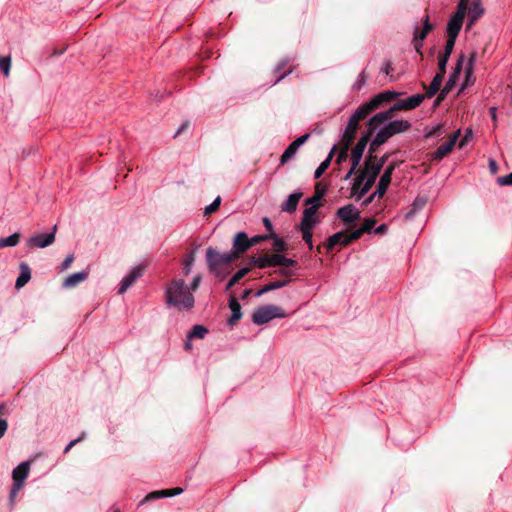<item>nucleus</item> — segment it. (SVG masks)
<instances>
[{"label":"nucleus","instance_id":"nucleus-22","mask_svg":"<svg viewBox=\"0 0 512 512\" xmlns=\"http://www.w3.org/2000/svg\"><path fill=\"white\" fill-rule=\"evenodd\" d=\"M346 239H347L346 231L342 230V231L336 232L328 238L327 242L325 243V248L328 251H332V250H334L336 245H339L340 247L348 246L349 243H344V240H346Z\"/></svg>","mask_w":512,"mask_h":512},{"label":"nucleus","instance_id":"nucleus-11","mask_svg":"<svg viewBox=\"0 0 512 512\" xmlns=\"http://www.w3.org/2000/svg\"><path fill=\"white\" fill-rule=\"evenodd\" d=\"M252 247L250 238L247 233L244 231H239L235 234L232 249L230 252L235 256V259L239 258L241 254L246 252L248 249Z\"/></svg>","mask_w":512,"mask_h":512},{"label":"nucleus","instance_id":"nucleus-34","mask_svg":"<svg viewBox=\"0 0 512 512\" xmlns=\"http://www.w3.org/2000/svg\"><path fill=\"white\" fill-rule=\"evenodd\" d=\"M195 250H191L185 256V259L182 264V272L184 275H189L192 272L194 262H195Z\"/></svg>","mask_w":512,"mask_h":512},{"label":"nucleus","instance_id":"nucleus-47","mask_svg":"<svg viewBox=\"0 0 512 512\" xmlns=\"http://www.w3.org/2000/svg\"><path fill=\"white\" fill-rule=\"evenodd\" d=\"M476 60H477V53L476 52H472L470 54V56H469L467 65H466V67L464 69L465 76H466L467 79L473 74V68H474V65L476 63Z\"/></svg>","mask_w":512,"mask_h":512},{"label":"nucleus","instance_id":"nucleus-40","mask_svg":"<svg viewBox=\"0 0 512 512\" xmlns=\"http://www.w3.org/2000/svg\"><path fill=\"white\" fill-rule=\"evenodd\" d=\"M20 241V234L13 233L8 237L0 239V249L5 247H15Z\"/></svg>","mask_w":512,"mask_h":512},{"label":"nucleus","instance_id":"nucleus-51","mask_svg":"<svg viewBox=\"0 0 512 512\" xmlns=\"http://www.w3.org/2000/svg\"><path fill=\"white\" fill-rule=\"evenodd\" d=\"M167 498L166 490L154 491L149 493L140 503L139 505L144 504L146 501L153 499Z\"/></svg>","mask_w":512,"mask_h":512},{"label":"nucleus","instance_id":"nucleus-53","mask_svg":"<svg viewBox=\"0 0 512 512\" xmlns=\"http://www.w3.org/2000/svg\"><path fill=\"white\" fill-rule=\"evenodd\" d=\"M375 224L376 220L374 218H369L364 221V223L360 226V229L363 231V233L371 234L373 233Z\"/></svg>","mask_w":512,"mask_h":512},{"label":"nucleus","instance_id":"nucleus-64","mask_svg":"<svg viewBox=\"0 0 512 512\" xmlns=\"http://www.w3.org/2000/svg\"><path fill=\"white\" fill-rule=\"evenodd\" d=\"M388 231V226L385 223L380 224L376 228H374L373 233L377 235H384Z\"/></svg>","mask_w":512,"mask_h":512},{"label":"nucleus","instance_id":"nucleus-2","mask_svg":"<svg viewBox=\"0 0 512 512\" xmlns=\"http://www.w3.org/2000/svg\"><path fill=\"white\" fill-rule=\"evenodd\" d=\"M376 156H367L363 170L355 177L352 192L356 195V200H360L374 185L377 177L375 172L370 170V160Z\"/></svg>","mask_w":512,"mask_h":512},{"label":"nucleus","instance_id":"nucleus-5","mask_svg":"<svg viewBox=\"0 0 512 512\" xmlns=\"http://www.w3.org/2000/svg\"><path fill=\"white\" fill-rule=\"evenodd\" d=\"M395 168L396 166L393 163L386 166L384 172L380 176L376 190L372 194H370L366 199H364V201L362 202V206L366 207L369 204H371L375 198H382L385 195L391 183L392 175Z\"/></svg>","mask_w":512,"mask_h":512},{"label":"nucleus","instance_id":"nucleus-24","mask_svg":"<svg viewBox=\"0 0 512 512\" xmlns=\"http://www.w3.org/2000/svg\"><path fill=\"white\" fill-rule=\"evenodd\" d=\"M302 195L303 194L300 191H295V192L291 193L288 196V198L286 199V201L282 204V206H281L282 211H285L288 213L295 212Z\"/></svg>","mask_w":512,"mask_h":512},{"label":"nucleus","instance_id":"nucleus-26","mask_svg":"<svg viewBox=\"0 0 512 512\" xmlns=\"http://www.w3.org/2000/svg\"><path fill=\"white\" fill-rule=\"evenodd\" d=\"M337 149V145L334 144L332 148L330 149L327 157L320 163V165L316 168L314 171V178L319 179L325 171L329 168L331 161L334 157L335 151Z\"/></svg>","mask_w":512,"mask_h":512},{"label":"nucleus","instance_id":"nucleus-48","mask_svg":"<svg viewBox=\"0 0 512 512\" xmlns=\"http://www.w3.org/2000/svg\"><path fill=\"white\" fill-rule=\"evenodd\" d=\"M449 56H445V55H442V54H439L438 56V70L439 72L436 74V75H442V77H444L445 73H446V66H447V63L449 61Z\"/></svg>","mask_w":512,"mask_h":512},{"label":"nucleus","instance_id":"nucleus-30","mask_svg":"<svg viewBox=\"0 0 512 512\" xmlns=\"http://www.w3.org/2000/svg\"><path fill=\"white\" fill-rule=\"evenodd\" d=\"M271 263H272V267H275V266H287V267H290V266L297 265V261L296 260H294L292 258H288L285 255L280 254V253H276V254H272L271 255Z\"/></svg>","mask_w":512,"mask_h":512},{"label":"nucleus","instance_id":"nucleus-18","mask_svg":"<svg viewBox=\"0 0 512 512\" xmlns=\"http://www.w3.org/2000/svg\"><path fill=\"white\" fill-rule=\"evenodd\" d=\"M358 123L359 122L352 120V118H349L341 138L342 144H345L346 147H350L355 139Z\"/></svg>","mask_w":512,"mask_h":512},{"label":"nucleus","instance_id":"nucleus-1","mask_svg":"<svg viewBox=\"0 0 512 512\" xmlns=\"http://www.w3.org/2000/svg\"><path fill=\"white\" fill-rule=\"evenodd\" d=\"M165 295L168 306L176 307L179 310H190L194 307V296L183 279L171 281L165 289Z\"/></svg>","mask_w":512,"mask_h":512},{"label":"nucleus","instance_id":"nucleus-25","mask_svg":"<svg viewBox=\"0 0 512 512\" xmlns=\"http://www.w3.org/2000/svg\"><path fill=\"white\" fill-rule=\"evenodd\" d=\"M464 60H465V57L463 54H461L458 57L455 67H454L452 73L449 75L448 80L445 83V86L453 89V87L455 86L456 82L458 81L459 75L462 71Z\"/></svg>","mask_w":512,"mask_h":512},{"label":"nucleus","instance_id":"nucleus-3","mask_svg":"<svg viewBox=\"0 0 512 512\" xmlns=\"http://www.w3.org/2000/svg\"><path fill=\"white\" fill-rule=\"evenodd\" d=\"M206 263L208 271L213 274L215 277H220V268L226 266L233 262L235 256L232 255L230 251L225 253H220L212 246H209L206 249Z\"/></svg>","mask_w":512,"mask_h":512},{"label":"nucleus","instance_id":"nucleus-15","mask_svg":"<svg viewBox=\"0 0 512 512\" xmlns=\"http://www.w3.org/2000/svg\"><path fill=\"white\" fill-rule=\"evenodd\" d=\"M460 135V129H458L457 131H455L451 136L450 138L448 139V141H446L444 144H442L441 146H439L432 154V160H441L443 159L447 154H449L457 140H458V137Z\"/></svg>","mask_w":512,"mask_h":512},{"label":"nucleus","instance_id":"nucleus-38","mask_svg":"<svg viewBox=\"0 0 512 512\" xmlns=\"http://www.w3.org/2000/svg\"><path fill=\"white\" fill-rule=\"evenodd\" d=\"M443 132H444L443 131V124H441V123L433 125L431 127L426 126L424 128V137L426 139L439 137L440 135L443 134Z\"/></svg>","mask_w":512,"mask_h":512},{"label":"nucleus","instance_id":"nucleus-37","mask_svg":"<svg viewBox=\"0 0 512 512\" xmlns=\"http://www.w3.org/2000/svg\"><path fill=\"white\" fill-rule=\"evenodd\" d=\"M269 239L273 240V248L277 252H284L287 250L286 241L279 237L275 232H271L268 234Z\"/></svg>","mask_w":512,"mask_h":512},{"label":"nucleus","instance_id":"nucleus-17","mask_svg":"<svg viewBox=\"0 0 512 512\" xmlns=\"http://www.w3.org/2000/svg\"><path fill=\"white\" fill-rule=\"evenodd\" d=\"M316 207H307L303 211L302 220L299 224V230H312L318 223L319 220L316 217Z\"/></svg>","mask_w":512,"mask_h":512},{"label":"nucleus","instance_id":"nucleus-49","mask_svg":"<svg viewBox=\"0 0 512 512\" xmlns=\"http://www.w3.org/2000/svg\"><path fill=\"white\" fill-rule=\"evenodd\" d=\"M11 68V58L9 56L0 57V70L5 76L9 75Z\"/></svg>","mask_w":512,"mask_h":512},{"label":"nucleus","instance_id":"nucleus-13","mask_svg":"<svg viewBox=\"0 0 512 512\" xmlns=\"http://www.w3.org/2000/svg\"><path fill=\"white\" fill-rule=\"evenodd\" d=\"M394 114V111L392 108H388L384 111L377 112L372 117L369 118L367 121V127L372 131L375 132L377 129H379L384 123L388 122L389 120H392V116Z\"/></svg>","mask_w":512,"mask_h":512},{"label":"nucleus","instance_id":"nucleus-9","mask_svg":"<svg viewBox=\"0 0 512 512\" xmlns=\"http://www.w3.org/2000/svg\"><path fill=\"white\" fill-rule=\"evenodd\" d=\"M336 217L339 218L345 226H350L360 220L361 214L353 204H347L336 211Z\"/></svg>","mask_w":512,"mask_h":512},{"label":"nucleus","instance_id":"nucleus-4","mask_svg":"<svg viewBox=\"0 0 512 512\" xmlns=\"http://www.w3.org/2000/svg\"><path fill=\"white\" fill-rule=\"evenodd\" d=\"M284 310L276 305L269 304L256 308L252 314V322L255 325H264L276 318H285Z\"/></svg>","mask_w":512,"mask_h":512},{"label":"nucleus","instance_id":"nucleus-60","mask_svg":"<svg viewBox=\"0 0 512 512\" xmlns=\"http://www.w3.org/2000/svg\"><path fill=\"white\" fill-rule=\"evenodd\" d=\"M73 260H74V255H73V254H69V255H68V256L63 260V262L61 263V265H60V267H59V270H60L61 272H63V271H65V270H67V269L70 267V265H71V263L73 262Z\"/></svg>","mask_w":512,"mask_h":512},{"label":"nucleus","instance_id":"nucleus-52","mask_svg":"<svg viewBox=\"0 0 512 512\" xmlns=\"http://www.w3.org/2000/svg\"><path fill=\"white\" fill-rule=\"evenodd\" d=\"M221 204V197L217 196L211 204L205 207L204 214L210 215L218 210L219 206Z\"/></svg>","mask_w":512,"mask_h":512},{"label":"nucleus","instance_id":"nucleus-61","mask_svg":"<svg viewBox=\"0 0 512 512\" xmlns=\"http://www.w3.org/2000/svg\"><path fill=\"white\" fill-rule=\"evenodd\" d=\"M266 240H269L268 234L255 235L250 238V242H251L252 246H254L260 242L266 241Z\"/></svg>","mask_w":512,"mask_h":512},{"label":"nucleus","instance_id":"nucleus-43","mask_svg":"<svg viewBox=\"0 0 512 512\" xmlns=\"http://www.w3.org/2000/svg\"><path fill=\"white\" fill-rule=\"evenodd\" d=\"M369 105L375 110L381 108L382 106H384V104L387 103V101L385 100V98L382 96L381 92L374 95L369 101H368Z\"/></svg>","mask_w":512,"mask_h":512},{"label":"nucleus","instance_id":"nucleus-8","mask_svg":"<svg viewBox=\"0 0 512 512\" xmlns=\"http://www.w3.org/2000/svg\"><path fill=\"white\" fill-rule=\"evenodd\" d=\"M368 127L365 132L362 133L361 137L358 139L356 145L353 147L351 151V162H354V165H360L364 151L367 147V144L373 135Z\"/></svg>","mask_w":512,"mask_h":512},{"label":"nucleus","instance_id":"nucleus-50","mask_svg":"<svg viewBox=\"0 0 512 512\" xmlns=\"http://www.w3.org/2000/svg\"><path fill=\"white\" fill-rule=\"evenodd\" d=\"M22 487H23V485H21V484L14 483V482L12 483V486H11V489L9 492V503H10L11 507L14 506L17 493L22 489Z\"/></svg>","mask_w":512,"mask_h":512},{"label":"nucleus","instance_id":"nucleus-28","mask_svg":"<svg viewBox=\"0 0 512 512\" xmlns=\"http://www.w3.org/2000/svg\"><path fill=\"white\" fill-rule=\"evenodd\" d=\"M290 280H277L274 282H270L263 287H261L255 294L256 297H260L264 295L265 293H268L273 290H277L280 288H283L289 284Z\"/></svg>","mask_w":512,"mask_h":512},{"label":"nucleus","instance_id":"nucleus-16","mask_svg":"<svg viewBox=\"0 0 512 512\" xmlns=\"http://www.w3.org/2000/svg\"><path fill=\"white\" fill-rule=\"evenodd\" d=\"M484 8L481 4V0H472L471 5L467 8L468 21L466 24V30H470L472 26L482 17L484 14Z\"/></svg>","mask_w":512,"mask_h":512},{"label":"nucleus","instance_id":"nucleus-39","mask_svg":"<svg viewBox=\"0 0 512 512\" xmlns=\"http://www.w3.org/2000/svg\"><path fill=\"white\" fill-rule=\"evenodd\" d=\"M424 99H425V96L420 93L414 94V95L406 98L405 102H406V106H407L408 110H412V109H415L418 106H420L421 103L424 101Z\"/></svg>","mask_w":512,"mask_h":512},{"label":"nucleus","instance_id":"nucleus-12","mask_svg":"<svg viewBox=\"0 0 512 512\" xmlns=\"http://www.w3.org/2000/svg\"><path fill=\"white\" fill-rule=\"evenodd\" d=\"M466 13L462 12V8L456 9V11L452 14L450 19L448 20L446 26L447 36L458 37L459 32L463 26L464 18Z\"/></svg>","mask_w":512,"mask_h":512},{"label":"nucleus","instance_id":"nucleus-21","mask_svg":"<svg viewBox=\"0 0 512 512\" xmlns=\"http://www.w3.org/2000/svg\"><path fill=\"white\" fill-rule=\"evenodd\" d=\"M89 276L88 270H82L79 272L72 273L69 275L62 284L63 288H73L76 287L79 283L85 281Z\"/></svg>","mask_w":512,"mask_h":512},{"label":"nucleus","instance_id":"nucleus-62","mask_svg":"<svg viewBox=\"0 0 512 512\" xmlns=\"http://www.w3.org/2000/svg\"><path fill=\"white\" fill-rule=\"evenodd\" d=\"M394 71L392 68V64L389 60H385L383 62V65L381 67V72L385 73L387 76L391 75V73Z\"/></svg>","mask_w":512,"mask_h":512},{"label":"nucleus","instance_id":"nucleus-54","mask_svg":"<svg viewBox=\"0 0 512 512\" xmlns=\"http://www.w3.org/2000/svg\"><path fill=\"white\" fill-rule=\"evenodd\" d=\"M302 232V238L304 242L307 244L309 250H313V239H312V230L304 229L300 230Z\"/></svg>","mask_w":512,"mask_h":512},{"label":"nucleus","instance_id":"nucleus-10","mask_svg":"<svg viewBox=\"0 0 512 512\" xmlns=\"http://www.w3.org/2000/svg\"><path fill=\"white\" fill-rule=\"evenodd\" d=\"M144 269L141 266L132 267L122 278L117 293L124 294L138 279L143 276Z\"/></svg>","mask_w":512,"mask_h":512},{"label":"nucleus","instance_id":"nucleus-33","mask_svg":"<svg viewBox=\"0 0 512 512\" xmlns=\"http://www.w3.org/2000/svg\"><path fill=\"white\" fill-rule=\"evenodd\" d=\"M250 272V268L242 267L240 268L227 282L225 291L231 290V288L238 283L243 277H245Z\"/></svg>","mask_w":512,"mask_h":512},{"label":"nucleus","instance_id":"nucleus-36","mask_svg":"<svg viewBox=\"0 0 512 512\" xmlns=\"http://www.w3.org/2000/svg\"><path fill=\"white\" fill-rule=\"evenodd\" d=\"M250 263L257 266L260 269L272 267L271 255L253 256L250 259Z\"/></svg>","mask_w":512,"mask_h":512},{"label":"nucleus","instance_id":"nucleus-46","mask_svg":"<svg viewBox=\"0 0 512 512\" xmlns=\"http://www.w3.org/2000/svg\"><path fill=\"white\" fill-rule=\"evenodd\" d=\"M456 40H457V37L447 36L444 50L442 52H440V54L450 57L453 52Z\"/></svg>","mask_w":512,"mask_h":512},{"label":"nucleus","instance_id":"nucleus-57","mask_svg":"<svg viewBox=\"0 0 512 512\" xmlns=\"http://www.w3.org/2000/svg\"><path fill=\"white\" fill-rule=\"evenodd\" d=\"M201 281H202V276L200 274L195 275L188 286L189 291L190 290L196 291L199 288Z\"/></svg>","mask_w":512,"mask_h":512},{"label":"nucleus","instance_id":"nucleus-31","mask_svg":"<svg viewBox=\"0 0 512 512\" xmlns=\"http://www.w3.org/2000/svg\"><path fill=\"white\" fill-rule=\"evenodd\" d=\"M426 204V199L424 197H416L411 204L410 210L406 212L405 219L411 220L414 216L421 211Z\"/></svg>","mask_w":512,"mask_h":512},{"label":"nucleus","instance_id":"nucleus-58","mask_svg":"<svg viewBox=\"0 0 512 512\" xmlns=\"http://www.w3.org/2000/svg\"><path fill=\"white\" fill-rule=\"evenodd\" d=\"M497 183L500 186H511L512 185V172L505 176L499 177L497 179Z\"/></svg>","mask_w":512,"mask_h":512},{"label":"nucleus","instance_id":"nucleus-45","mask_svg":"<svg viewBox=\"0 0 512 512\" xmlns=\"http://www.w3.org/2000/svg\"><path fill=\"white\" fill-rule=\"evenodd\" d=\"M323 197V192L317 191L312 197L307 198L305 200L306 205H310L309 207H316V211L321 206V199Z\"/></svg>","mask_w":512,"mask_h":512},{"label":"nucleus","instance_id":"nucleus-32","mask_svg":"<svg viewBox=\"0 0 512 512\" xmlns=\"http://www.w3.org/2000/svg\"><path fill=\"white\" fill-rule=\"evenodd\" d=\"M208 332H209V330L204 325L196 324L192 327V329L187 334V338H189V340H192L195 338L196 339H204L205 336L208 334Z\"/></svg>","mask_w":512,"mask_h":512},{"label":"nucleus","instance_id":"nucleus-6","mask_svg":"<svg viewBox=\"0 0 512 512\" xmlns=\"http://www.w3.org/2000/svg\"><path fill=\"white\" fill-rule=\"evenodd\" d=\"M411 126L412 124L409 120L394 119L384 123V125H382L376 131H378L383 139L387 142L391 137L408 131Z\"/></svg>","mask_w":512,"mask_h":512},{"label":"nucleus","instance_id":"nucleus-56","mask_svg":"<svg viewBox=\"0 0 512 512\" xmlns=\"http://www.w3.org/2000/svg\"><path fill=\"white\" fill-rule=\"evenodd\" d=\"M363 231L359 228L355 229L354 231H352L350 234H347V239L344 240V243H352L353 241H356L358 240L362 235H363Z\"/></svg>","mask_w":512,"mask_h":512},{"label":"nucleus","instance_id":"nucleus-27","mask_svg":"<svg viewBox=\"0 0 512 512\" xmlns=\"http://www.w3.org/2000/svg\"><path fill=\"white\" fill-rule=\"evenodd\" d=\"M291 61L290 58L282 59L278 62V64L275 66L274 74L276 76L275 81L272 85H276L278 82H280L282 79H284L286 76L290 75L292 73V69H288L286 71H283V69L286 67V65Z\"/></svg>","mask_w":512,"mask_h":512},{"label":"nucleus","instance_id":"nucleus-20","mask_svg":"<svg viewBox=\"0 0 512 512\" xmlns=\"http://www.w3.org/2000/svg\"><path fill=\"white\" fill-rule=\"evenodd\" d=\"M30 470V464L28 461L21 462L12 471V478L14 483L24 485L26 478L28 477Z\"/></svg>","mask_w":512,"mask_h":512},{"label":"nucleus","instance_id":"nucleus-23","mask_svg":"<svg viewBox=\"0 0 512 512\" xmlns=\"http://www.w3.org/2000/svg\"><path fill=\"white\" fill-rule=\"evenodd\" d=\"M20 273L15 282V288L20 289L24 287L31 279V269L26 262L19 264Z\"/></svg>","mask_w":512,"mask_h":512},{"label":"nucleus","instance_id":"nucleus-14","mask_svg":"<svg viewBox=\"0 0 512 512\" xmlns=\"http://www.w3.org/2000/svg\"><path fill=\"white\" fill-rule=\"evenodd\" d=\"M309 137L310 133H305L292 141L281 156V164L289 161L297 153L298 149L309 139Z\"/></svg>","mask_w":512,"mask_h":512},{"label":"nucleus","instance_id":"nucleus-44","mask_svg":"<svg viewBox=\"0 0 512 512\" xmlns=\"http://www.w3.org/2000/svg\"><path fill=\"white\" fill-rule=\"evenodd\" d=\"M369 105L375 110L381 108L382 106H384V104L387 103V101L385 100V98L382 96L381 92L374 95L369 101H368Z\"/></svg>","mask_w":512,"mask_h":512},{"label":"nucleus","instance_id":"nucleus-42","mask_svg":"<svg viewBox=\"0 0 512 512\" xmlns=\"http://www.w3.org/2000/svg\"><path fill=\"white\" fill-rule=\"evenodd\" d=\"M376 132V135L375 137L371 140L370 142V145H369V150H368V156H373V153L375 152V150L380 147L381 145L385 144L386 141L383 139V137L379 134L378 131H375Z\"/></svg>","mask_w":512,"mask_h":512},{"label":"nucleus","instance_id":"nucleus-7","mask_svg":"<svg viewBox=\"0 0 512 512\" xmlns=\"http://www.w3.org/2000/svg\"><path fill=\"white\" fill-rule=\"evenodd\" d=\"M57 225H54L50 232L38 233L28 238L26 245L29 248H46L52 245L55 241Z\"/></svg>","mask_w":512,"mask_h":512},{"label":"nucleus","instance_id":"nucleus-41","mask_svg":"<svg viewBox=\"0 0 512 512\" xmlns=\"http://www.w3.org/2000/svg\"><path fill=\"white\" fill-rule=\"evenodd\" d=\"M377 159L370 160V170L376 173V175H379L388 159V155L385 154L381 158H379L376 162H374Z\"/></svg>","mask_w":512,"mask_h":512},{"label":"nucleus","instance_id":"nucleus-55","mask_svg":"<svg viewBox=\"0 0 512 512\" xmlns=\"http://www.w3.org/2000/svg\"><path fill=\"white\" fill-rule=\"evenodd\" d=\"M366 83V75H365V71L363 70L357 77L356 81L354 82L352 88L353 90H361L362 87L365 85Z\"/></svg>","mask_w":512,"mask_h":512},{"label":"nucleus","instance_id":"nucleus-35","mask_svg":"<svg viewBox=\"0 0 512 512\" xmlns=\"http://www.w3.org/2000/svg\"><path fill=\"white\" fill-rule=\"evenodd\" d=\"M442 81V75H435L430 83V86L426 94H423L425 98H432L439 91Z\"/></svg>","mask_w":512,"mask_h":512},{"label":"nucleus","instance_id":"nucleus-59","mask_svg":"<svg viewBox=\"0 0 512 512\" xmlns=\"http://www.w3.org/2000/svg\"><path fill=\"white\" fill-rule=\"evenodd\" d=\"M381 94L385 98L387 103L400 96L399 92L392 91V90L382 91Z\"/></svg>","mask_w":512,"mask_h":512},{"label":"nucleus","instance_id":"nucleus-19","mask_svg":"<svg viewBox=\"0 0 512 512\" xmlns=\"http://www.w3.org/2000/svg\"><path fill=\"white\" fill-rule=\"evenodd\" d=\"M228 306L231 310V316L227 320V324L229 326H233L237 321H239L243 314H242V308L238 301V299L234 296H231L228 300Z\"/></svg>","mask_w":512,"mask_h":512},{"label":"nucleus","instance_id":"nucleus-63","mask_svg":"<svg viewBox=\"0 0 512 512\" xmlns=\"http://www.w3.org/2000/svg\"><path fill=\"white\" fill-rule=\"evenodd\" d=\"M183 491L184 490L181 487H176V488H172V489H166V495H167V498L168 497H174V496L182 494Z\"/></svg>","mask_w":512,"mask_h":512},{"label":"nucleus","instance_id":"nucleus-29","mask_svg":"<svg viewBox=\"0 0 512 512\" xmlns=\"http://www.w3.org/2000/svg\"><path fill=\"white\" fill-rule=\"evenodd\" d=\"M374 112V109L369 105L368 101L362 103L350 116L352 120L359 122L362 119H365L368 115Z\"/></svg>","mask_w":512,"mask_h":512}]
</instances>
